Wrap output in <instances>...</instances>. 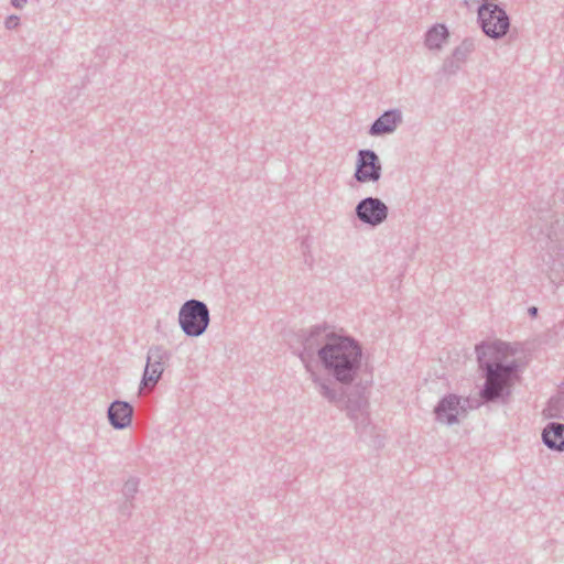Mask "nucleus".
I'll return each instance as SVG.
<instances>
[{
    "mask_svg": "<svg viewBox=\"0 0 564 564\" xmlns=\"http://www.w3.org/2000/svg\"><path fill=\"white\" fill-rule=\"evenodd\" d=\"M362 356L361 343L343 332L335 344L322 350L323 360L319 365L329 378L312 371V381L317 392L336 408L346 411L357 431L366 429L370 423L367 382H356Z\"/></svg>",
    "mask_w": 564,
    "mask_h": 564,
    "instance_id": "nucleus-1",
    "label": "nucleus"
},
{
    "mask_svg": "<svg viewBox=\"0 0 564 564\" xmlns=\"http://www.w3.org/2000/svg\"><path fill=\"white\" fill-rule=\"evenodd\" d=\"M478 368L485 382L479 391L484 404H507L512 393V387L519 379L520 365L517 360L506 362L514 350L508 343L500 340L480 341L475 347Z\"/></svg>",
    "mask_w": 564,
    "mask_h": 564,
    "instance_id": "nucleus-2",
    "label": "nucleus"
},
{
    "mask_svg": "<svg viewBox=\"0 0 564 564\" xmlns=\"http://www.w3.org/2000/svg\"><path fill=\"white\" fill-rule=\"evenodd\" d=\"M530 236L545 250L542 256L543 271L549 280L558 285L564 282V216L551 210L541 212L529 227Z\"/></svg>",
    "mask_w": 564,
    "mask_h": 564,
    "instance_id": "nucleus-3",
    "label": "nucleus"
},
{
    "mask_svg": "<svg viewBox=\"0 0 564 564\" xmlns=\"http://www.w3.org/2000/svg\"><path fill=\"white\" fill-rule=\"evenodd\" d=\"M344 329L337 332L335 326L327 323L314 325L307 329H300L296 334V340L300 348L294 351L304 364L307 371L312 373V364L323 360L322 350L327 346L335 344Z\"/></svg>",
    "mask_w": 564,
    "mask_h": 564,
    "instance_id": "nucleus-4",
    "label": "nucleus"
},
{
    "mask_svg": "<svg viewBox=\"0 0 564 564\" xmlns=\"http://www.w3.org/2000/svg\"><path fill=\"white\" fill-rule=\"evenodd\" d=\"M177 321L187 337H199L210 324V311L205 302L191 299L180 307Z\"/></svg>",
    "mask_w": 564,
    "mask_h": 564,
    "instance_id": "nucleus-5",
    "label": "nucleus"
},
{
    "mask_svg": "<svg viewBox=\"0 0 564 564\" xmlns=\"http://www.w3.org/2000/svg\"><path fill=\"white\" fill-rule=\"evenodd\" d=\"M477 21L482 32L490 39L503 37L510 29V18L499 4H480Z\"/></svg>",
    "mask_w": 564,
    "mask_h": 564,
    "instance_id": "nucleus-6",
    "label": "nucleus"
},
{
    "mask_svg": "<svg viewBox=\"0 0 564 564\" xmlns=\"http://www.w3.org/2000/svg\"><path fill=\"white\" fill-rule=\"evenodd\" d=\"M355 215L361 224L376 228L388 219L389 207L380 198L368 196L357 203Z\"/></svg>",
    "mask_w": 564,
    "mask_h": 564,
    "instance_id": "nucleus-7",
    "label": "nucleus"
},
{
    "mask_svg": "<svg viewBox=\"0 0 564 564\" xmlns=\"http://www.w3.org/2000/svg\"><path fill=\"white\" fill-rule=\"evenodd\" d=\"M382 165L378 154L371 149H361L357 153L354 178L358 183L378 182L381 178Z\"/></svg>",
    "mask_w": 564,
    "mask_h": 564,
    "instance_id": "nucleus-8",
    "label": "nucleus"
},
{
    "mask_svg": "<svg viewBox=\"0 0 564 564\" xmlns=\"http://www.w3.org/2000/svg\"><path fill=\"white\" fill-rule=\"evenodd\" d=\"M460 401L462 398L457 394L449 393L444 395L434 408L435 420L447 425L458 423L459 411H464Z\"/></svg>",
    "mask_w": 564,
    "mask_h": 564,
    "instance_id": "nucleus-9",
    "label": "nucleus"
},
{
    "mask_svg": "<svg viewBox=\"0 0 564 564\" xmlns=\"http://www.w3.org/2000/svg\"><path fill=\"white\" fill-rule=\"evenodd\" d=\"M134 409L131 403L122 400L112 401L107 410L109 424L115 430H123L131 425Z\"/></svg>",
    "mask_w": 564,
    "mask_h": 564,
    "instance_id": "nucleus-10",
    "label": "nucleus"
},
{
    "mask_svg": "<svg viewBox=\"0 0 564 564\" xmlns=\"http://www.w3.org/2000/svg\"><path fill=\"white\" fill-rule=\"evenodd\" d=\"M402 122V112L398 108L386 110L369 127L368 133L372 137H381L395 131Z\"/></svg>",
    "mask_w": 564,
    "mask_h": 564,
    "instance_id": "nucleus-11",
    "label": "nucleus"
},
{
    "mask_svg": "<svg viewBox=\"0 0 564 564\" xmlns=\"http://www.w3.org/2000/svg\"><path fill=\"white\" fill-rule=\"evenodd\" d=\"M542 443L551 451L564 452V423L549 422L542 431Z\"/></svg>",
    "mask_w": 564,
    "mask_h": 564,
    "instance_id": "nucleus-12",
    "label": "nucleus"
},
{
    "mask_svg": "<svg viewBox=\"0 0 564 564\" xmlns=\"http://www.w3.org/2000/svg\"><path fill=\"white\" fill-rule=\"evenodd\" d=\"M448 37L449 31L447 26L443 23H436L426 31L424 44L429 50H441Z\"/></svg>",
    "mask_w": 564,
    "mask_h": 564,
    "instance_id": "nucleus-13",
    "label": "nucleus"
},
{
    "mask_svg": "<svg viewBox=\"0 0 564 564\" xmlns=\"http://www.w3.org/2000/svg\"><path fill=\"white\" fill-rule=\"evenodd\" d=\"M164 371L163 365L161 364H153L152 361L147 360L145 369L143 372V377L141 380V384H149L155 386L158 381L160 380L162 373Z\"/></svg>",
    "mask_w": 564,
    "mask_h": 564,
    "instance_id": "nucleus-14",
    "label": "nucleus"
},
{
    "mask_svg": "<svg viewBox=\"0 0 564 564\" xmlns=\"http://www.w3.org/2000/svg\"><path fill=\"white\" fill-rule=\"evenodd\" d=\"M475 51V42L470 37H466L462 41V43L456 46L452 53V55L456 58V61H460L462 63H466L468 56Z\"/></svg>",
    "mask_w": 564,
    "mask_h": 564,
    "instance_id": "nucleus-15",
    "label": "nucleus"
},
{
    "mask_svg": "<svg viewBox=\"0 0 564 564\" xmlns=\"http://www.w3.org/2000/svg\"><path fill=\"white\" fill-rule=\"evenodd\" d=\"M170 358V354L162 346H152L150 347L147 356L148 361H152L153 364L164 365V361Z\"/></svg>",
    "mask_w": 564,
    "mask_h": 564,
    "instance_id": "nucleus-16",
    "label": "nucleus"
},
{
    "mask_svg": "<svg viewBox=\"0 0 564 564\" xmlns=\"http://www.w3.org/2000/svg\"><path fill=\"white\" fill-rule=\"evenodd\" d=\"M463 64L464 63L456 61V58L451 55L443 62L442 72L448 76L455 75L462 68Z\"/></svg>",
    "mask_w": 564,
    "mask_h": 564,
    "instance_id": "nucleus-17",
    "label": "nucleus"
},
{
    "mask_svg": "<svg viewBox=\"0 0 564 564\" xmlns=\"http://www.w3.org/2000/svg\"><path fill=\"white\" fill-rule=\"evenodd\" d=\"M139 482H140V480L137 477H130L124 482L122 494L127 501H130L134 498L135 494L138 492Z\"/></svg>",
    "mask_w": 564,
    "mask_h": 564,
    "instance_id": "nucleus-18",
    "label": "nucleus"
},
{
    "mask_svg": "<svg viewBox=\"0 0 564 564\" xmlns=\"http://www.w3.org/2000/svg\"><path fill=\"white\" fill-rule=\"evenodd\" d=\"M301 250L305 257V263L310 267L313 265L314 259L311 254V242L308 237H304L301 241Z\"/></svg>",
    "mask_w": 564,
    "mask_h": 564,
    "instance_id": "nucleus-19",
    "label": "nucleus"
},
{
    "mask_svg": "<svg viewBox=\"0 0 564 564\" xmlns=\"http://www.w3.org/2000/svg\"><path fill=\"white\" fill-rule=\"evenodd\" d=\"M19 24H20V18L14 14L7 17V19L4 21V26L8 30H14L19 26Z\"/></svg>",
    "mask_w": 564,
    "mask_h": 564,
    "instance_id": "nucleus-20",
    "label": "nucleus"
},
{
    "mask_svg": "<svg viewBox=\"0 0 564 564\" xmlns=\"http://www.w3.org/2000/svg\"><path fill=\"white\" fill-rule=\"evenodd\" d=\"M28 2V0H11V4L14 8L21 9Z\"/></svg>",
    "mask_w": 564,
    "mask_h": 564,
    "instance_id": "nucleus-21",
    "label": "nucleus"
},
{
    "mask_svg": "<svg viewBox=\"0 0 564 564\" xmlns=\"http://www.w3.org/2000/svg\"><path fill=\"white\" fill-rule=\"evenodd\" d=\"M539 308L536 306H530L528 308V314L530 317L535 318L538 316Z\"/></svg>",
    "mask_w": 564,
    "mask_h": 564,
    "instance_id": "nucleus-22",
    "label": "nucleus"
},
{
    "mask_svg": "<svg viewBox=\"0 0 564 564\" xmlns=\"http://www.w3.org/2000/svg\"><path fill=\"white\" fill-rule=\"evenodd\" d=\"M181 0H165V3L170 7H177Z\"/></svg>",
    "mask_w": 564,
    "mask_h": 564,
    "instance_id": "nucleus-23",
    "label": "nucleus"
},
{
    "mask_svg": "<svg viewBox=\"0 0 564 564\" xmlns=\"http://www.w3.org/2000/svg\"><path fill=\"white\" fill-rule=\"evenodd\" d=\"M121 510H122L123 512H126V511H127L128 513L130 512V511H129V508H128V506H127V505L122 506Z\"/></svg>",
    "mask_w": 564,
    "mask_h": 564,
    "instance_id": "nucleus-24",
    "label": "nucleus"
}]
</instances>
